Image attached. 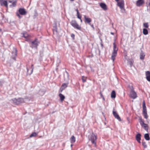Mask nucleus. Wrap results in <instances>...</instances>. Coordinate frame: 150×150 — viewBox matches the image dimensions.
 <instances>
[{
	"mask_svg": "<svg viewBox=\"0 0 150 150\" xmlns=\"http://www.w3.org/2000/svg\"><path fill=\"white\" fill-rule=\"evenodd\" d=\"M113 50L112 53L111 59L113 61H114L115 59V57L117 55V51L118 50V48L117 47L115 42L113 43Z\"/></svg>",
	"mask_w": 150,
	"mask_h": 150,
	"instance_id": "obj_1",
	"label": "nucleus"
},
{
	"mask_svg": "<svg viewBox=\"0 0 150 150\" xmlns=\"http://www.w3.org/2000/svg\"><path fill=\"white\" fill-rule=\"evenodd\" d=\"M11 103L16 105H19L24 102L23 99L21 98H19L18 99L15 98L11 99Z\"/></svg>",
	"mask_w": 150,
	"mask_h": 150,
	"instance_id": "obj_2",
	"label": "nucleus"
},
{
	"mask_svg": "<svg viewBox=\"0 0 150 150\" xmlns=\"http://www.w3.org/2000/svg\"><path fill=\"white\" fill-rule=\"evenodd\" d=\"M89 139L93 144H94L95 146H96V142L97 139L96 136L93 133H92L89 137Z\"/></svg>",
	"mask_w": 150,
	"mask_h": 150,
	"instance_id": "obj_3",
	"label": "nucleus"
},
{
	"mask_svg": "<svg viewBox=\"0 0 150 150\" xmlns=\"http://www.w3.org/2000/svg\"><path fill=\"white\" fill-rule=\"evenodd\" d=\"M71 25L74 28L79 30H81V27L78 25L76 21L75 20H72L70 22Z\"/></svg>",
	"mask_w": 150,
	"mask_h": 150,
	"instance_id": "obj_4",
	"label": "nucleus"
},
{
	"mask_svg": "<svg viewBox=\"0 0 150 150\" xmlns=\"http://www.w3.org/2000/svg\"><path fill=\"white\" fill-rule=\"evenodd\" d=\"M131 87L130 91L131 97L132 98L135 99L137 97V95L136 93L134 90V88L132 86H131Z\"/></svg>",
	"mask_w": 150,
	"mask_h": 150,
	"instance_id": "obj_5",
	"label": "nucleus"
},
{
	"mask_svg": "<svg viewBox=\"0 0 150 150\" xmlns=\"http://www.w3.org/2000/svg\"><path fill=\"white\" fill-rule=\"evenodd\" d=\"M39 43V42L38 41V39L36 38L32 42L31 47L32 48H37Z\"/></svg>",
	"mask_w": 150,
	"mask_h": 150,
	"instance_id": "obj_6",
	"label": "nucleus"
},
{
	"mask_svg": "<svg viewBox=\"0 0 150 150\" xmlns=\"http://www.w3.org/2000/svg\"><path fill=\"white\" fill-rule=\"evenodd\" d=\"M117 5L121 10H124V2L123 0H122L121 1L118 2L117 3Z\"/></svg>",
	"mask_w": 150,
	"mask_h": 150,
	"instance_id": "obj_7",
	"label": "nucleus"
},
{
	"mask_svg": "<svg viewBox=\"0 0 150 150\" xmlns=\"http://www.w3.org/2000/svg\"><path fill=\"white\" fill-rule=\"evenodd\" d=\"M112 113L114 116L115 118L117 119L119 121H121V119L120 117H119V115L117 114V112L114 111V109H113V110L112 112Z\"/></svg>",
	"mask_w": 150,
	"mask_h": 150,
	"instance_id": "obj_8",
	"label": "nucleus"
},
{
	"mask_svg": "<svg viewBox=\"0 0 150 150\" xmlns=\"http://www.w3.org/2000/svg\"><path fill=\"white\" fill-rule=\"evenodd\" d=\"M0 4L1 6L4 5L6 7H8V3L6 1L4 0H1Z\"/></svg>",
	"mask_w": 150,
	"mask_h": 150,
	"instance_id": "obj_9",
	"label": "nucleus"
},
{
	"mask_svg": "<svg viewBox=\"0 0 150 150\" xmlns=\"http://www.w3.org/2000/svg\"><path fill=\"white\" fill-rule=\"evenodd\" d=\"M68 83H63L61 86V88L60 89V90L61 92H62V91L64 89L66 88L68 85Z\"/></svg>",
	"mask_w": 150,
	"mask_h": 150,
	"instance_id": "obj_10",
	"label": "nucleus"
},
{
	"mask_svg": "<svg viewBox=\"0 0 150 150\" xmlns=\"http://www.w3.org/2000/svg\"><path fill=\"white\" fill-rule=\"evenodd\" d=\"M144 3V0H138L136 2V4L137 6H140Z\"/></svg>",
	"mask_w": 150,
	"mask_h": 150,
	"instance_id": "obj_11",
	"label": "nucleus"
},
{
	"mask_svg": "<svg viewBox=\"0 0 150 150\" xmlns=\"http://www.w3.org/2000/svg\"><path fill=\"white\" fill-rule=\"evenodd\" d=\"M19 13L22 15H25L26 14V11L25 9L23 8H20L18 10Z\"/></svg>",
	"mask_w": 150,
	"mask_h": 150,
	"instance_id": "obj_12",
	"label": "nucleus"
},
{
	"mask_svg": "<svg viewBox=\"0 0 150 150\" xmlns=\"http://www.w3.org/2000/svg\"><path fill=\"white\" fill-rule=\"evenodd\" d=\"M146 78L150 82V72L147 71L146 72Z\"/></svg>",
	"mask_w": 150,
	"mask_h": 150,
	"instance_id": "obj_13",
	"label": "nucleus"
},
{
	"mask_svg": "<svg viewBox=\"0 0 150 150\" xmlns=\"http://www.w3.org/2000/svg\"><path fill=\"white\" fill-rule=\"evenodd\" d=\"M84 17L85 20V22L89 24L91 21V19L90 18L87 17L86 15L84 16Z\"/></svg>",
	"mask_w": 150,
	"mask_h": 150,
	"instance_id": "obj_14",
	"label": "nucleus"
},
{
	"mask_svg": "<svg viewBox=\"0 0 150 150\" xmlns=\"http://www.w3.org/2000/svg\"><path fill=\"white\" fill-rule=\"evenodd\" d=\"M141 134L140 133L137 134L136 136V139L139 143H140Z\"/></svg>",
	"mask_w": 150,
	"mask_h": 150,
	"instance_id": "obj_15",
	"label": "nucleus"
},
{
	"mask_svg": "<svg viewBox=\"0 0 150 150\" xmlns=\"http://www.w3.org/2000/svg\"><path fill=\"white\" fill-rule=\"evenodd\" d=\"M145 54L141 50L140 54V58L142 60H143L144 58Z\"/></svg>",
	"mask_w": 150,
	"mask_h": 150,
	"instance_id": "obj_16",
	"label": "nucleus"
},
{
	"mask_svg": "<svg viewBox=\"0 0 150 150\" xmlns=\"http://www.w3.org/2000/svg\"><path fill=\"white\" fill-rule=\"evenodd\" d=\"M100 6L104 10H107V8L106 5L104 3H101L100 4Z\"/></svg>",
	"mask_w": 150,
	"mask_h": 150,
	"instance_id": "obj_17",
	"label": "nucleus"
},
{
	"mask_svg": "<svg viewBox=\"0 0 150 150\" xmlns=\"http://www.w3.org/2000/svg\"><path fill=\"white\" fill-rule=\"evenodd\" d=\"M71 142V143H73L75 142V138L73 135L71 136L70 139Z\"/></svg>",
	"mask_w": 150,
	"mask_h": 150,
	"instance_id": "obj_18",
	"label": "nucleus"
},
{
	"mask_svg": "<svg viewBox=\"0 0 150 150\" xmlns=\"http://www.w3.org/2000/svg\"><path fill=\"white\" fill-rule=\"evenodd\" d=\"M59 96L60 97V100L62 101L65 98L64 96L61 93H59Z\"/></svg>",
	"mask_w": 150,
	"mask_h": 150,
	"instance_id": "obj_19",
	"label": "nucleus"
},
{
	"mask_svg": "<svg viewBox=\"0 0 150 150\" xmlns=\"http://www.w3.org/2000/svg\"><path fill=\"white\" fill-rule=\"evenodd\" d=\"M116 97L115 92L114 91H113L111 93V97L112 98H114Z\"/></svg>",
	"mask_w": 150,
	"mask_h": 150,
	"instance_id": "obj_20",
	"label": "nucleus"
},
{
	"mask_svg": "<svg viewBox=\"0 0 150 150\" xmlns=\"http://www.w3.org/2000/svg\"><path fill=\"white\" fill-rule=\"evenodd\" d=\"M145 139L147 140H149L150 139V137L149 134L148 133L145 134L144 136Z\"/></svg>",
	"mask_w": 150,
	"mask_h": 150,
	"instance_id": "obj_21",
	"label": "nucleus"
},
{
	"mask_svg": "<svg viewBox=\"0 0 150 150\" xmlns=\"http://www.w3.org/2000/svg\"><path fill=\"white\" fill-rule=\"evenodd\" d=\"M145 130L147 131L148 129V125L146 124H144L142 126Z\"/></svg>",
	"mask_w": 150,
	"mask_h": 150,
	"instance_id": "obj_22",
	"label": "nucleus"
},
{
	"mask_svg": "<svg viewBox=\"0 0 150 150\" xmlns=\"http://www.w3.org/2000/svg\"><path fill=\"white\" fill-rule=\"evenodd\" d=\"M143 34L145 35L148 34V33L147 30L146 28H144L143 29Z\"/></svg>",
	"mask_w": 150,
	"mask_h": 150,
	"instance_id": "obj_23",
	"label": "nucleus"
},
{
	"mask_svg": "<svg viewBox=\"0 0 150 150\" xmlns=\"http://www.w3.org/2000/svg\"><path fill=\"white\" fill-rule=\"evenodd\" d=\"M14 51L12 52V54H13L15 56H16L17 55V50L16 48H14Z\"/></svg>",
	"mask_w": 150,
	"mask_h": 150,
	"instance_id": "obj_24",
	"label": "nucleus"
},
{
	"mask_svg": "<svg viewBox=\"0 0 150 150\" xmlns=\"http://www.w3.org/2000/svg\"><path fill=\"white\" fill-rule=\"evenodd\" d=\"M37 134L35 132H33L30 135V137H35L37 135Z\"/></svg>",
	"mask_w": 150,
	"mask_h": 150,
	"instance_id": "obj_25",
	"label": "nucleus"
},
{
	"mask_svg": "<svg viewBox=\"0 0 150 150\" xmlns=\"http://www.w3.org/2000/svg\"><path fill=\"white\" fill-rule=\"evenodd\" d=\"M128 63L130 65V67L132 66V61L130 59L127 60Z\"/></svg>",
	"mask_w": 150,
	"mask_h": 150,
	"instance_id": "obj_26",
	"label": "nucleus"
},
{
	"mask_svg": "<svg viewBox=\"0 0 150 150\" xmlns=\"http://www.w3.org/2000/svg\"><path fill=\"white\" fill-rule=\"evenodd\" d=\"M144 27L146 28H148L149 27L148 23H144L143 24Z\"/></svg>",
	"mask_w": 150,
	"mask_h": 150,
	"instance_id": "obj_27",
	"label": "nucleus"
},
{
	"mask_svg": "<svg viewBox=\"0 0 150 150\" xmlns=\"http://www.w3.org/2000/svg\"><path fill=\"white\" fill-rule=\"evenodd\" d=\"M144 117L147 119L148 118V116L147 114V112L143 113Z\"/></svg>",
	"mask_w": 150,
	"mask_h": 150,
	"instance_id": "obj_28",
	"label": "nucleus"
},
{
	"mask_svg": "<svg viewBox=\"0 0 150 150\" xmlns=\"http://www.w3.org/2000/svg\"><path fill=\"white\" fill-rule=\"evenodd\" d=\"M82 80L83 82H85L86 81V77L84 76H82Z\"/></svg>",
	"mask_w": 150,
	"mask_h": 150,
	"instance_id": "obj_29",
	"label": "nucleus"
},
{
	"mask_svg": "<svg viewBox=\"0 0 150 150\" xmlns=\"http://www.w3.org/2000/svg\"><path fill=\"white\" fill-rule=\"evenodd\" d=\"M142 144L143 146H144V148H146L147 147V145L146 144V143L145 142H142Z\"/></svg>",
	"mask_w": 150,
	"mask_h": 150,
	"instance_id": "obj_30",
	"label": "nucleus"
},
{
	"mask_svg": "<svg viewBox=\"0 0 150 150\" xmlns=\"http://www.w3.org/2000/svg\"><path fill=\"white\" fill-rule=\"evenodd\" d=\"M140 123V124H141V126H142L143 125H144V124H145L143 121L142 120H141L140 122H139Z\"/></svg>",
	"mask_w": 150,
	"mask_h": 150,
	"instance_id": "obj_31",
	"label": "nucleus"
},
{
	"mask_svg": "<svg viewBox=\"0 0 150 150\" xmlns=\"http://www.w3.org/2000/svg\"><path fill=\"white\" fill-rule=\"evenodd\" d=\"M33 64H32L31 66V72L30 73H29V74L30 75L33 72Z\"/></svg>",
	"mask_w": 150,
	"mask_h": 150,
	"instance_id": "obj_32",
	"label": "nucleus"
},
{
	"mask_svg": "<svg viewBox=\"0 0 150 150\" xmlns=\"http://www.w3.org/2000/svg\"><path fill=\"white\" fill-rule=\"evenodd\" d=\"M142 107H143V108H146V106L145 103L144 101H143V103Z\"/></svg>",
	"mask_w": 150,
	"mask_h": 150,
	"instance_id": "obj_33",
	"label": "nucleus"
},
{
	"mask_svg": "<svg viewBox=\"0 0 150 150\" xmlns=\"http://www.w3.org/2000/svg\"><path fill=\"white\" fill-rule=\"evenodd\" d=\"M16 6V1H13V2L12 3V5H10V6Z\"/></svg>",
	"mask_w": 150,
	"mask_h": 150,
	"instance_id": "obj_34",
	"label": "nucleus"
},
{
	"mask_svg": "<svg viewBox=\"0 0 150 150\" xmlns=\"http://www.w3.org/2000/svg\"><path fill=\"white\" fill-rule=\"evenodd\" d=\"M23 37H24L25 38H27L28 37V35L27 34L24 33V34H23Z\"/></svg>",
	"mask_w": 150,
	"mask_h": 150,
	"instance_id": "obj_35",
	"label": "nucleus"
},
{
	"mask_svg": "<svg viewBox=\"0 0 150 150\" xmlns=\"http://www.w3.org/2000/svg\"><path fill=\"white\" fill-rule=\"evenodd\" d=\"M146 113L147 112V110H146V108H143V113Z\"/></svg>",
	"mask_w": 150,
	"mask_h": 150,
	"instance_id": "obj_36",
	"label": "nucleus"
},
{
	"mask_svg": "<svg viewBox=\"0 0 150 150\" xmlns=\"http://www.w3.org/2000/svg\"><path fill=\"white\" fill-rule=\"evenodd\" d=\"M20 14H19L18 13H16V15L19 17V18H20L22 17L21 16Z\"/></svg>",
	"mask_w": 150,
	"mask_h": 150,
	"instance_id": "obj_37",
	"label": "nucleus"
},
{
	"mask_svg": "<svg viewBox=\"0 0 150 150\" xmlns=\"http://www.w3.org/2000/svg\"><path fill=\"white\" fill-rule=\"evenodd\" d=\"M77 18H79L80 19H81V16H80V13H77Z\"/></svg>",
	"mask_w": 150,
	"mask_h": 150,
	"instance_id": "obj_38",
	"label": "nucleus"
},
{
	"mask_svg": "<svg viewBox=\"0 0 150 150\" xmlns=\"http://www.w3.org/2000/svg\"><path fill=\"white\" fill-rule=\"evenodd\" d=\"M100 95L101 97L102 98H103V99L104 100V97H103V95H102V93H101V92H100Z\"/></svg>",
	"mask_w": 150,
	"mask_h": 150,
	"instance_id": "obj_39",
	"label": "nucleus"
},
{
	"mask_svg": "<svg viewBox=\"0 0 150 150\" xmlns=\"http://www.w3.org/2000/svg\"><path fill=\"white\" fill-rule=\"evenodd\" d=\"M71 37L73 38H74V37L75 36V35H74V34H71Z\"/></svg>",
	"mask_w": 150,
	"mask_h": 150,
	"instance_id": "obj_40",
	"label": "nucleus"
},
{
	"mask_svg": "<svg viewBox=\"0 0 150 150\" xmlns=\"http://www.w3.org/2000/svg\"><path fill=\"white\" fill-rule=\"evenodd\" d=\"M66 73L67 74V77H68V78H69L68 74V72L67 71H66Z\"/></svg>",
	"mask_w": 150,
	"mask_h": 150,
	"instance_id": "obj_41",
	"label": "nucleus"
},
{
	"mask_svg": "<svg viewBox=\"0 0 150 150\" xmlns=\"http://www.w3.org/2000/svg\"><path fill=\"white\" fill-rule=\"evenodd\" d=\"M76 12H77V13H79V11H78V9H76Z\"/></svg>",
	"mask_w": 150,
	"mask_h": 150,
	"instance_id": "obj_42",
	"label": "nucleus"
},
{
	"mask_svg": "<svg viewBox=\"0 0 150 150\" xmlns=\"http://www.w3.org/2000/svg\"><path fill=\"white\" fill-rule=\"evenodd\" d=\"M110 33L112 35H113L114 34V33L112 32H111Z\"/></svg>",
	"mask_w": 150,
	"mask_h": 150,
	"instance_id": "obj_43",
	"label": "nucleus"
},
{
	"mask_svg": "<svg viewBox=\"0 0 150 150\" xmlns=\"http://www.w3.org/2000/svg\"><path fill=\"white\" fill-rule=\"evenodd\" d=\"M27 72L28 73L29 70L27 68Z\"/></svg>",
	"mask_w": 150,
	"mask_h": 150,
	"instance_id": "obj_44",
	"label": "nucleus"
},
{
	"mask_svg": "<svg viewBox=\"0 0 150 150\" xmlns=\"http://www.w3.org/2000/svg\"><path fill=\"white\" fill-rule=\"evenodd\" d=\"M8 1L9 2H10V3H11L12 2L11 1Z\"/></svg>",
	"mask_w": 150,
	"mask_h": 150,
	"instance_id": "obj_45",
	"label": "nucleus"
},
{
	"mask_svg": "<svg viewBox=\"0 0 150 150\" xmlns=\"http://www.w3.org/2000/svg\"><path fill=\"white\" fill-rule=\"evenodd\" d=\"M54 31H56L57 32V30H55Z\"/></svg>",
	"mask_w": 150,
	"mask_h": 150,
	"instance_id": "obj_46",
	"label": "nucleus"
},
{
	"mask_svg": "<svg viewBox=\"0 0 150 150\" xmlns=\"http://www.w3.org/2000/svg\"><path fill=\"white\" fill-rule=\"evenodd\" d=\"M74 0H70V1H74Z\"/></svg>",
	"mask_w": 150,
	"mask_h": 150,
	"instance_id": "obj_47",
	"label": "nucleus"
},
{
	"mask_svg": "<svg viewBox=\"0 0 150 150\" xmlns=\"http://www.w3.org/2000/svg\"><path fill=\"white\" fill-rule=\"evenodd\" d=\"M80 20H81V22H82V20H81V19H80Z\"/></svg>",
	"mask_w": 150,
	"mask_h": 150,
	"instance_id": "obj_48",
	"label": "nucleus"
},
{
	"mask_svg": "<svg viewBox=\"0 0 150 150\" xmlns=\"http://www.w3.org/2000/svg\"><path fill=\"white\" fill-rule=\"evenodd\" d=\"M72 146H73L72 144H71V147H72Z\"/></svg>",
	"mask_w": 150,
	"mask_h": 150,
	"instance_id": "obj_49",
	"label": "nucleus"
},
{
	"mask_svg": "<svg viewBox=\"0 0 150 150\" xmlns=\"http://www.w3.org/2000/svg\"><path fill=\"white\" fill-rule=\"evenodd\" d=\"M149 6H150V3H149Z\"/></svg>",
	"mask_w": 150,
	"mask_h": 150,
	"instance_id": "obj_50",
	"label": "nucleus"
},
{
	"mask_svg": "<svg viewBox=\"0 0 150 150\" xmlns=\"http://www.w3.org/2000/svg\"><path fill=\"white\" fill-rule=\"evenodd\" d=\"M1 29L0 28V31H1Z\"/></svg>",
	"mask_w": 150,
	"mask_h": 150,
	"instance_id": "obj_51",
	"label": "nucleus"
}]
</instances>
